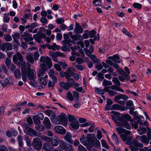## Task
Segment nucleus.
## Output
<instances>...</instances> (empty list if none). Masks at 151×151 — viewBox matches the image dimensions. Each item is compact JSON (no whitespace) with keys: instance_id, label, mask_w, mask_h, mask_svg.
<instances>
[{"instance_id":"1","label":"nucleus","mask_w":151,"mask_h":151,"mask_svg":"<svg viewBox=\"0 0 151 151\" xmlns=\"http://www.w3.org/2000/svg\"><path fill=\"white\" fill-rule=\"evenodd\" d=\"M51 121L56 124H61L63 126H67L66 115L64 113H61L60 114L56 117L55 115L51 116L50 118Z\"/></svg>"},{"instance_id":"2","label":"nucleus","mask_w":151,"mask_h":151,"mask_svg":"<svg viewBox=\"0 0 151 151\" xmlns=\"http://www.w3.org/2000/svg\"><path fill=\"white\" fill-rule=\"evenodd\" d=\"M36 74L35 71L34 69L29 68L28 70L22 69V79L24 81H26L27 77L30 80H33Z\"/></svg>"},{"instance_id":"3","label":"nucleus","mask_w":151,"mask_h":151,"mask_svg":"<svg viewBox=\"0 0 151 151\" xmlns=\"http://www.w3.org/2000/svg\"><path fill=\"white\" fill-rule=\"evenodd\" d=\"M87 138L89 141L88 148H91L93 146L95 148H99L100 146V143L96 138L95 134H89L87 135Z\"/></svg>"},{"instance_id":"4","label":"nucleus","mask_w":151,"mask_h":151,"mask_svg":"<svg viewBox=\"0 0 151 151\" xmlns=\"http://www.w3.org/2000/svg\"><path fill=\"white\" fill-rule=\"evenodd\" d=\"M112 81L116 85H113L110 87L111 89L122 93L124 92V90L120 87L121 86V83L118 78L116 77H113Z\"/></svg>"},{"instance_id":"5","label":"nucleus","mask_w":151,"mask_h":151,"mask_svg":"<svg viewBox=\"0 0 151 151\" xmlns=\"http://www.w3.org/2000/svg\"><path fill=\"white\" fill-rule=\"evenodd\" d=\"M122 133H124V134H120V136L124 141H131L132 140V138L131 136H127V135H128L130 134V131L126 130L125 129H123Z\"/></svg>"},{"instance_id":"6","label":"nucleus","mask_w":151,"mask_h":151,"mask_svg":"<svg viewBox=\"0 0 151 151\" xmlns=\"http://www.w3.org/2000/svg\"><path fill=\"white\" fill-rule=\"evenodd\" d=\"M132 144L134 146V147L133 145H130L129 146L131 151H137L139 149L137 147H142L143 146L142 144L138 143V141L135 139H134L132 141Z\"/></svg>"},{"instance_id":"7","label":"nucleus","mask_w":151,"mask_h":151,"mask_svg":"<svg viewBox=\"0 0 151 151\" xmlns=\"http://www.w3.org/2000/svg\"><path fill=\"white\" fill-rule=\"evenodd\" d=\"M32 145L34 148L37 150L40 149L42 146L41 141L38 137H36L34 139Z\"/></svg>"},{"instance_id":"8","label":"nucleus","mask_w":151,"mask_h":151,"mask_svg":"<svg viewBox=\"0 0 151 151\" xmlns=\"http://www.w3.org/2000/svg\"><path fill=\"white\" fill-rule=\"evenodd\" d=\"M45 139L46 141H50L52 145L54 146H58L60 140L56 136H55L52 138L46 137H45Z\"/></svg>"},{"instance_id":"9","label":"nucleus","mask_w":151,"mask_h":151,"mask_svg":"<svg viewBox=\"0 0 151 151\" xmlns=\"http://www.w3.org/2000/svg\"><path fill=\"white\" fill-rule=\"evenodd\" d=\"M40 60L41 62L46 63L49 68H50L52 66V63L49 57L42 56L40 57Z\"/></svg>"},{"instance_id":"10","label":"nucleus","mask_w":151,"mask_h":151,"mask_svg":"<svg viewBox=\"0 0 151 151\" xmlns=\"http://www.w3.org/2000/svg\"><path fill=\"white\" fill-rule=\"evenodd\" d=\"M23 126L26 131L29 132L31 136L33 135L35 137L37 136V132L33 129L31 128L29 125L26 123H24Z\"/></svg>"},{"instance_id":"11","label":"nucleus","mask_w":151,"mask_h":151,"mask_svg":"<svg viewBox=\"0 0 151 151\" xmlns=\"http://www.w3.org/2000/svg\"><path fill=\"white\" fill-rule=\"evenodd\" d=\"M75 69L74 68L70 67L64 72V75L66 79H68L70 77L73 76V71H75Z\"/></svg>"},{"instance_id":"12","label":"nucleus","mask_w":151,"mask_h":151,"mask_svg":"<svg viewBox=\"0 0 151 151\" xmlns=\"http://www.w3.org/2000/svg\"><path fill=\"white\" fill-rule=\"evenodd\" d=\"M61 147L66 151H73V148L72 146L70 144L66 142H63L60 145Z\"/></svg>"},{"instance_id":"13","label":"nucleus","mask_w":151,"mask_h":151,"mask_svg":"<svg viewBox=\"0 0 151 151\" xmlns=\"http://www.w3.org/2000/svg\"><path fill=\"white\" fill-rule=\"evenodd\" d=\"M55 129L57 133L62 135H64L66 132L65 129L60 126H56L55 128Z\"/></svg>"},{"instance_id":"14","label":"nucleus","mask_w":151,"mask_h":151,"mask_svg":"<svg viewBox=\"0 0 151 151\" xmlns=\"http://www.w3.org/2000/svg\"><path fill=\"white\" fill-rule=\"evenodd\" d=\"M49 55L52 57V58L57 57L58 56L61 57L62 58H65V55L64 54L59 52H54L50 51L49 52Z\"/></svg>"},{"instance_id":"15","label":"nucleus","mask_w":151,"mask_h":151,"mask_svg":"<svg viewBox=\"0 0 151 151\" xmlns=\"http://www.w3.org/2000/svg\"><path fill=\"white\" fill-rule=\"evenodd\" d=\"M72 136L69 132H67L64 136L65 139L69 144H73V140L72 139Z\"/></svg>"},{"instance_id":"16","label":"nucleus","mask_w":151,"mask_h":151,"mask_svg":"<svg viewBox=\"0 0 151 151\" xmlns=\"http://www.w3.org/2000/svg\"><path fill=\"white\" fill-rule=\"evenodd\" d=\"M43 149L46 151H53L54 148L49 143H45L43 146Z\"/></svg>"},{"instance_id":"17","label":"nucleus","mask_w":151,"mask_h":151,"mask_svg":"<svg viewBox=\"0 0 151 151\" xmlns=\"http://www.w3.org/2000/svg\"><path fill=\"white\" fill-rule=\"evenodd\" d=\"M136 138L138 139H139L142 142L148 144L150 141V139L148 138L145 135H143L142 136H137Z\"/></svg>"},{"instance_id":"18","label":"nucleus","mask_w":151,"mask_h":151,"mask_svg":"<svg viewBox=\"0 0 151 151\" xmlns=\"http://www.w3.org/2000/svg\"><path fill=\"white\" fill-rule=\"evenodd\" d=\"M42 68L39 70L37 76L38 77H41L44 74L45 72V68L46 67V65L45 63H42L40 64Z\"/></svg>"},{"instance_id":"19","label":"nucleus","mask_w":151,"mask_h":151,"mask_svg":"<svg viewBox=\"0 0 151 151\" xmlns=\"http://www.w3.org/2000/svg\"><path fill=\"white\" fill-rule=\"evenodd\" d=\"M116 72L120 75H122L127 80L130 79V77L129 75H127V74L123 70L121 69H119L116 70Z\"/></svg>"},{"instance_id":"20","label":"nucleus","mask_w":151,"mask_h":151,"mask_svg":"<svg viewBox=\"0 0 151 151\" xmlns=\"http://www.w3.org/2000/svg\"><path fill=\"white\" fill-rule=\"evenodd\" d=\"M46 36L45 34L40 32L34 35L33 37L36 40V41L39 42L40 41V39L45 38Z\"/></svg>"},{"instance_id":"21","label":"nucleus","mask_w":151,"mask_h":151,"mask_svg":"<svg viewBox=\"0 0 151 151\" xmlns=\"http://www.w3.org/2000/svg\"><path fill=\"white\" fill-rule=\"evenodd\" d=\"M22 62L19 61L18 63V64L19 65H21V70H22V69H23L24 70H26L27 69L26 68L27 65L28 68H30V64L28 62H27L26 63L25 61H22Z\"/></svg>"},{"instance_id":"22","label":"nucleus","mask_w":151,"mask_h":151,"mask_svg":"<svg viewBox=\"0 0 151 151\" xmlns=\"http://www.w3.org/2000/svg\"><path fill=\"white\" fill-rule=\"evenodd\" d=\"M80 141L83 145H86L87 148H88V145L89 143V141L88 140L87 138L85 137L84 135L81 137L80 139Z\"/></svg>"},{"instance_id":"23","label":"nucleus","mask_w":151,"mask_h":151,"mask_svg":"<svg viewBox=\"0 0 151 151\" xmlns=\"http://www.w3.org/2000/svg\"><path fill=\"white\" fill-rule=\"evenodd\" d=\"M43 123L46 128L48 129L50 128L51 127V123L48 118L47 117L45 118L43 122Z\"/></svg>"},{"instance_id":"24","label":"nucleus","mask_w":151,"mask_h":151,"mask_svg":"<svg viewBox=\"0 0 151 151\" xmlns=\"http://www.w3.org/2000/svg\"><path fill=\"white\" fill-rule=\"evenodd\" d=\"M83 29L81 27L78 23H76L75 28L74 29V32L75 33H82L83 32Z\"/></svg>"},{"instance_id":"25","label":"nucleus","mask_w":151,"mask_h":151,"mask_svg":"<svg viewBox=\"0 0 151 151\" xmlns=\"http://www.w3.org/2000/svg\"><path fill=\"white\" fill-rule=\"evenodd\" d=\"M113 109L114 110H121L122 111H124L125 110H127V108H126L125 109V107H123L122 106L117 104H113L112 106L111 110Z\"/></svg>"},{"instance_id":"26","label":"nucleus","mask_w":151,"mask_h":151,"mask_svg":"<svg viewBox=\"0 0 151 151\" xmlns=\"http://www.w3.org/2000/svg\"><path fill=\"white\" fill-rule=\"evenodd\" d=\"M108 58L111 59L113 62L116 63H119L120 62V61L119 60V57L117 55H115L113 56H110Z\"/></svg>"},{"instance_id":"27","label":"nucleus","mask_w":151,"mask_h":151,"mask_svg":"<svg viewBox=\"0 0 151 151\" xmlns=\"http://www.w3.org/2000/svg\"><path fill=\"white\" fill-rule=\"evenodd\" d=\"M120 124L122 126L126 129H131V127L128 122L126 120L123 119H122Z\"/></svg>"},{"instance_id":"28","label":"nucleus","mask_w":151,"mask_h":151,"mask_svg":"<svg viewBox=\"0 0 151 151\" xmlns=\"http://www.w3.org/2000/svg\"><path fill=\"white\" fill-rule=\"evenodd\" d=\"M26 58L30 63L32 64L34 63V60L33 57V55L32 53H29L26 55Z\"/></svg>"},{"instance_id":"29","label":"nucleus","mask_w":151,"mask_h":151,"mask_svg":"<svg viewBox=\"0 0 151 151\" xmlns=\"http://www.w3.org/2000/svg\"><path fill=\"white\" fill-rule=\"evenodd\" d=\"M59 85L62 88L66 90H68L70 88V86L69 85V84L64 82H60Z\"/></svg>"},{"instance_id":"30","label":"nucleus","mask_w":151,"mask_h":151,"mask_svg":"<svg viewBox=\"0 0 151 151\" xmlns=\"http://www.w3.org/2000/svg\"><path fill=\"white\" fill-rule=\"evenodd\" d=\"M35 129L36 130L41 132L44 131L45 128L43 126L40 124L35 125Z\"/></svg>"},{"instance_id":"31","label":"nucleus","mask_w":151,"mask_h":151,"mask_svg":"<svg viewBox=\"0 0 151 151\" xmlns=\"http://www.w3.org/2000/svg\"><path fill=\"white\" fill-rule=\"evenodd\" d=\"M14 75L15 78L17 79H19L21 78V74L20 70L18 69H16L14 72Z\"/></svg>"},{"instance_id":"32","label":"nucleus","mask_w":151,"mask_h":151,"mask_svg":"<svg viewBox=\"0 0 151 151\" xmlns=\"http://www.w3.org/2000/svg\"><path fill=\"white\" fill-rule=\"evenodd\" d=\"M70 125L72 128L75 129H78L79 127L78 122L76 121L70 123Z\"/></svg>"},{"instance_id":"33","label":"nucleus","mask_w":151,"mask_h":151,"mask_svg":"<svg viewBox=\"0 0 151 151\" xmlns=\"http://www.w3.org/2000/svg\"><path fill=\"white\" fill-rule=\"evenodd\" d=\"M111 138L113 140H115L116 144L118 145L119 143L121 142V141L119 140L118 137L116 135L115 133H113L111 136Z\"/></svg>"},{"instance_id":"34","label":"nucleus","mask_w":151,"mask_h":151,"mask_svg":"<svg viewBox=\"0 0 151 151\" xmlns=\"http://www.w3.org/2000/svg\"><path fill=\"white\" fill-rule=\"evenodd\" d=\"M32 119L34 123L35 124V125L40 124V119H39L38 116L37 115L34 116L32 117Z\"/></svg>"},{"instance_id":"35","label":"nucleus","mask_w":151,"mask_h":151,"mask_svg":"<svg viewBox=\"0 0 151 151\" xmlns=\"http://www.w3.org/2000/svg\"><path fill=\"white\" fill-rule=\"evenodd\" d=\"M85 32V33H88L90 38H92L94 37L96 33V32L94 30L90 31L86 30Z\"/></svg>"},{"instance_id":"36","label":"nucleus","mask_w":151,"mask_h":151,"mask_svg":"<svg viewBox=\"0 0 151 151\" xmlns=\"http://www.w3.org/2000/svg\"><path fill=\"white\" fill-rule=\"evenodd\" d=\"M66 97L67 99L71 101H72L73 100V96L70 92H68L66 93Z\"/></svg>"},{"instance_id":"37","label":"nucleus","mask_w":151,"mask_h":151,"mask_svg":"<svg viewBox=\"0 0 151 151\" xmlns=\"http://www.w3.org/2000/svg\"><path fill=\"white\" fill-rule=\"evenodd\" d=\"M102 84L104 86H106L109 85H111L112 83L111 81H107L106 79H104Z\"/></svg>"},{"instance_id":"38","label":"nucleus","mask_w":151,"mask_h":151,"mask_svg":"<svg viewBox=\"0 0 151 151\" xmlns=\"http://www.w3.org/2000/svg\"><path fill=\"white\" fill-rule=\"evenodd\" d=\"M133 105V104L132 101V100H129L127 101L126 102V106H127V107H125V109H126V108H127V109L129 107H132Z\"/></svg>"},{"instance_id":"39","label":"nucleus","mask_w":151,"mask_h":151,"mask_svg":"<svg viewBox=\"0 0 151 151\" xmlns=\"http://www.w3.org/2000/svg\"><path fill=\"white\" fill-rule=\"evenodd\" d=\"M12 36L14 39V41L18 40L19 39L20 36L19 34L17 32L14 33V34L12 35Z\"/></svg>"},{"instance_id":"40","label":"nucleus","mask_w":151,"mask_h":151,"mask_svg":"<svg viewBox=\"0 0 151 151\" xmlns=\"http://www.w3.org/2000/svg\"><path fill=\"white\" fill-rule=\"evenodd\" d=\"M138 131L139 134L141 135L143 134L144 133L146 132L147 130L145 128L143 127L141 128L140 129H138Z\"/></svg>"},{"instance_id":"41","label":"nucleus","mask_w":151,"mask_h":151,"mask_svg":"<svg viewBox=\"0 0 151 151\" xmlns=\"http://www.w3.org/2000/svg\"><path fill=\"white\" fill-rule=\"evenodd\" d=\"M122 32L125 35L129 37H131L132 36V35L131 34H130L128 32L126 28H123L122 29Z\"/></svg>"},{"instance_id":"42","label":"nucleus","mask_w":151,"mask_h":151,"mask_svg":"<svg viewBox=\"0 0 151 151\" xmlns=\"http://www.w3.org/2000/svg\"><path fill=\"white\" fill-rule=\"evenodd\" d=\"M101 142L102 145L103 147L107 149L109 148V146L108 145H107V143L105 140H102Z\"/></svg>"},{"instance_id":"43","label":"nucleus","mask_w":151,"mask_h":151,"mask_svg":"<svg viewBox=\"0 0 151 151\" xmlns=\"http://www.w3.org/2000/svg\"><path fill=\"white\" fill-rule=\"evenodd\" d=\"M95 92L98 94H101V95H104L105 93L104 90L99 89V88L96 89L95 90Z\"/></svg>"},{"instance_id":"44","label":"nucleus","mask_w":151,"mask_h":151,"mask_svg":"<svg viewBox=\"0 0 151 151\" xmlns=\"http://www.w3.org/2000/svg\"><path fill=\"white\" fill-rule=\"evenodd\" d=\"M99 40V34H97V36H96L95 37H94V40L93 39H90L89 40L90 42L92 44H94L95 43L94 40Z\"/></svg>"},{"instance_id":"45","label":"nucleus","mask_w":151,"mask_h":151,"mask_svg":"<svg viewBox=\"0 0 151 151\" xmlns=\"http://www.w3.org/2000/svg\"><path fill=\"white\" fill-rule=\"evenodd\" d=\"M9 14L6 13L4 14V16L3 18V20L4 22L8 23L9 21Z\"/></svg>"},{"instance_id":"46","label":"nucleus","mask_w":151,"mask_h":151,"mask_svg":"<svg viewBox=\"0 0 151 151\" xmlns=\"http://www.w3.org/2000/svg\"><path fill=\"white\" fill-rule=\"evenodd\" d=\"M45 113L48 116H50L51 115L52 116L54 115H55L54 112L52 110H47L45 111Z\"/></svg>"},{"instance_id":"47","label":"nucleus","mask_w":151,"mask_h":151,"mask_svg":"<svg viewBox=\"0 0 151 151\" xmlns=\"http://www.w3.org/2000/svg\"><path fill=\"white\" fill-rule=\"evenodd\" d=\"M40 81L41 83L43 86H45L47 84L44 78L42 77H40Z\"/></svg>"},{"instance_id":"48","label":"nucleus","mask_w":151,"mask_h":151,"mask_svg":"<svg viewBox=\"0 0 151 151\" xmlns=\"http://www.w3.org/2000/svg\"><path fill=\"white\" fill-rule=\"evenodd\" d=\"M18 144L20 147L22 146V138L21 135L17 137Z\"/></svg>"},{"instance_id":"49","label":"nucleus","mask_w":151,"mask_h":151,"mask_svg":"<svg viewBox=\"0 0 151 151\" xmlns=\"http://www.w3.org/2000/svg\"><path fill=\"white\" fill-rule=\"evenodd\" d=\"M68 118L69 121L72 123L76 121V119L74 116L71 115H68Z\"/></svg>"},{"instance_id":"50","label":"nucleus","mask_w":151,"mask_h":151,"mask_svg":"<svg viewBox=\"0 0 151 151\" xmlns=\"http://www.w3.org/2000/svg\"><path fill=\"white\" fill-rule=\"evenodd\" d=\"M67 81V83L69 84V85L70 86V87H72L73 84L74 83V80L72 78H69Z\"/></svg>"},{"instance_id":"51","label":"nucleus","mask_w":151,"mask_h":151,"mask_svg":"<svg viewBox=\"0 0 151 151\" xmlns=\"http://www.w3.org/2000/svg\"><path fill=\"white\" fill-rule=\"evenodd\" d=\"M122 116L124 118L131 121L132 119V118L128 114H125L123 115Z\"/></svg>"},{"instance_id":"52","label":"nucleus","mask_w":151,"mask_h":151,"mask_svg":"<svg viewBox=\"0 0 151 151\" xmlns=\"http://www.w3.org/2000/svg\"><path fill=\"white\" fill-rule=\"evenodd\" d=\"M11 63V60L10 59L8 58H6L5 63L7 67H9Z\"/></svg>"},{"instance_id":"53","label":"nucleus","mask_w":151,"mask_h":151,"mask_svg":"<svg viewBox=\"0 0 151 151\" xmlns=\"http://www.w3.org/2000/svg\"><path fill=\"white\" fill-rule=\"evenodd\" d=\"M90 127L88 129V131L90 132H93L94 129L95 124L94 123L90 124Z\"/></svg>"},{"instance_id":"54","label":"nucleus","mask_w":151,"mask_h":151,"mask_svg":"<svg viewBox=\"0 0 151 151\" xmlns=\"http://www.w3.org/2000/svg\"><path fill=\"white\" fill-rule=\"evenodd\" d=\"M59 63L60 64V65L64 69H66L68 66L67 64L66 63H63L62 62H59Z\"/></svg>"},{"instance_id":"55","label":"nucleus","mask_w":151,"mask_h":151,"mask_svg":"<svg viewBox=\"0 0 151 151\" xmlns=\"http://www.w3.org/2000/svg\"><path fill=\"white\" fill-rule=\"evenodd\" d=\"M0 151H8V150L5 146L1 145H0Z\"/></svg>"},{"instance_id":"56","label":"nucleus","mask_w":151,"mask_h":151,"mask_svg":"<svg viewBox=\"0 0 151 151\" xmlns=\"http://www.w3.org/2000/svg\"><path fill=\"white\" fill-rule=\"evenodd\" d=\"M16 55L18 58V59L19 60V61L22 62L23 60V58L22 55L19 52L17 53Z\"/></svg>"},{"instance_id":"57","label":"nucleus","mask_w":151,"mask_h":151,"mask_svg":"<svg viewBox=\"0 0 151 151\" xmlns=\"http://www.w3.org/2000/svg\"><path fill=\"white\" fill-rule=\"evenodd\" d=\"M73 93L74 99H76V100H78V99L79 94L75 91H73Z\"/></svg>"},{"instance_id":"58","label":"nucleus","mask_w":151,"mask_h":151,"mask_svg":"<svg viewBox=\"0 0 151 151\" xmlns=\"http://www.w3.org/2000/svg\"><path fill=\"white\" fill-rule=\"evenodd\" d=\"M133 6L135 8L140 9L142 7V5L139 3H134L133 4Z\"/></svg>"},{"instance_id":"59","label":"nucleus","mask_w":151,"mask_h":151,"mask_svg":"<svg viewBox=\"0 0 151 151\" xmlns=\"http://www.w3.org/2000/svg\"><path fill=\"white\" fill-rule=\"evenodd\" d=\"M27 121L28 124L29 126L30 125H32L33 124V121L32 118L31 117H29L27 119Z\"/></svg>"},{"instance_id":"60","label":"nucleus","mask_w":151,"mask_h":151,"mask_svg":"<svg viewBox=\"0 0 151 151\" xmlns=\"http://www.w3.org/2000/svg\"><path fill=\"white\" fill-rule=\"evenodd\" d=\"M40 56V54L37 51H35L34 53V60H37L39 57Z\"/></svg>"},{"instance_id":"61","label":"nucleus","mask_w":151,"mask_h":151,"mask_svg":"<svg viewBox=\"0 0 151 151\" xmlns=\"http://www.w3.org/2000/svg\"><path fill=\"white\" fill-rule=\"evenodd\" d=\"M108 93L109 95L112 96L116 95L117 94V92L116 91L111 90H109Z\"/></svg>"},{"instance_id":"62","label":"nucleus","mask_w":151,"mask_h":151,"mask_svg":"<svg viewBox=\"0 0 151 151\" xmlns=\"http://www.w3.org/2000/svg\"><path fill=\"white\" fill-rule=\"evenodd\" d=\"M56 22L59 24H61L63 23L64 22V20L63 18H59L56 20Z\"/></svg>"},{"instance_id":"63","label":"nucleus","mask_w":151,"mask_h":151,"mask_svg":"<svg viewBox=\"0 0 151 151\" xmlns=\"http://www.w3.org/2000/svg\"><path fill=\"white\" fill-rule=\"evenodd\" d=\"M96 136L97 138L99 140L100 139H101L102 138V132L100 130H97Z\"/></svg>"},{"instance_id":"64","label":"nucleus","mask_w":151,"mask_h":151,"mask_svg":"<svg viewBox=\"0 0 151 151\" xmlns=\"http://www.w3.org/2000/svg\"><path fill=\"white\" fill-rule=\"evenodd\" d=\"M78 149L79 151H86V148L81 145L78 146Z\"/></svg>"}]
</instances>
